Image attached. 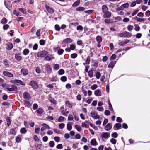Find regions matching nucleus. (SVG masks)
<instances>
[{
    "mask_svg": "<svg viewBox=\"0 0 150 150\" xmlns=\"http://www.w3.org/2000/svg\"><path fill=\"white\" fill-rule=\"evenodd\" d=\"M88 75L90 78H92L93 75V73L92 70H89L88 73Z\"/></svg>",
    "mask_w": 150,
    "mask_h": 150,
    "instance_id": "35",
    "label": "nucleus"
},
{
    "mask_svg": "<svg viewBox=\"0 0 150 150\" xmlns=\"http://www.w3.org/2000/svg\"><path fill=\"white\" fill-rule=\"evenodd\" d=\"M53 68L55 70H58L59 68V65L57 64L54 65Z\"/></svg>",
    "mask_w": 150,
    "mask_h": 150,
    "instance_id": "41",
    "label": "nucleus"
},
{
    "mask_svg": "<svg viewBox=\"0 0 150 150\" xmlns=\"http://www.w3.org/2000/svg\"><path fill=\"white\" fill-rule=\"evenodd\" d=\"M67 109H64V107H62L60 108V110L61 111V113L62 115L65 116H67V114L69 113V111H66Z\"/></svg>",
    "mask_w": 150,
    "mask_h": 150,
    "instance_id": "6",
    "label": "nucleus"
},
{
    "mask_svg": "<svg viewBox=\"0 0 150 150\" xmlns=\"http://www.w3.org/2000/svg\"><path fill=\"white\" fill-rule=\"evenodd\" d=\"M129 4L128 3H126L122 4L120 7V8H122V7L126 8H127L129 7Z\"/></svg>",
    "mask_w": 150,
    "mask_h": 150,
    "instance_id": "42",
    "label": "nucleus"
},
{
    "mask_svg": "<svg viewBox=\"0 0 150 150\" xmlns=\"http://www.w3.org/2000/svg\"><path fill=\"white\" fill-rule=\"evenodd\" d=\"M64 73V71L63 69H61L58 71V74L60 75H62Z\"/></svg>",
    "mask_w": 150,
    "mask_h": 150,
    "instance_id": "49",
    "label": "nucleus"
},
{
    "mask_svg": "<svg viewBox=\"0 0 150 150\" xmlns=\"http://www.w3.org/2000/svg\"><path fill=\"white\" fill-rule=\"evenodd\" d=\"M74 119V118L71 114H69L68 118V121H71Z\"/></svg>",
    "mask_w": 150,
    "mask_h": 150,
    "instance_id": "50",
    "label": "nucleus"
},
{
    "mask_svg": "<svg viewBox=\"0 0 150 150\" xmlns=\"http://www.w3.org/2000/svg\"><path fill=\"white\" fill-rule=\"evenodd\" d=\"M55 50H57L58 54L59 55H61L63 53L64 50L62 49H60L59 47H57L54 49Z\"/></svg>",
    "mask_w": 150,
    "mask_h": 150,
    "instance_id": "21",
    "label": "nucleus"
},
{
    "mask_svg": "<svg viewBox=\"0 0 150 150\" xmlns=\"http://www.w3.org/2000/svg\"><path fill=\"white\" fill-rule=\"evenodd\" d=\"M85 10L84 7H79L76 8V11H83Z\"/></svg>",
    "mask_w": 150,
    "mask_h": 150,
    "instance_id": "40",
    "label": "nucleus"
},
{
    "mask_svg": "<svg viewBox=\"0 0 150 150\" xmlns=\"http://www.w3.org/2000/svg\"><path fill=\"white\" fill-rule=\"evenodd\" d=\"M37 112L38 114H41L43 112V110L41 108H40L37 110Z\"/></svg>",
    "mask_w": 150,
    "mask_h": 150,
    "instance_id": "39",
    "label": "nucleus"
},
{
    "mask_svg": "<svg viewBox=\"0 0 150 150\" xmlns=\"http://www.w3.org/2000/svg\"><path fill=\"white\" fill-rule=\"evenodd\" d=\"M112 128V125L110 123H108L105 126V129L107 131L111 129Z\"/></svg>",
    "mask_w": 150,
    "mask_h": 150,
    "instance_id": "18",
    "label": "nucleus"
},
{
    "mask_svg": "<svg viewBox=\"0 0 150 150\" xmlns=\"http://www.w3.org/2000/svg\"><path fill=\"white\" fill-rule=\"evenodd\" d=\"M64 126L65 125L63 123L60 124L59 125V127L60 129L63 128Z\"/></svg>",
    "mask_w": 150,
    "mask_h": 150,
    "instance_id": "63",
    "label": "nucleus"
},
{
    "mask_svg": "<svg viewBox=\"0 0 150 150\" xmlns=\"http://www.w3.org/2000/svg\"><path fill=\"white\" fill-rule=\"evenodd\" d=\"M88 121L86 120L85 122L82 123L81 126L83 127H86V125L88 122Z\"/></svg>",
    "mask_w": 150,
    "mask_h": 150,
    "instance_id": "55",
    "label": "nucleus"
},
{
    "mask_svg": "<svg viewBox=\"0 0 150 150\" xmlns=\"http://www.w3.org/2000/svg\"><path fill=\"white\" fill-rule=\"evenodd\" d=\"M6 49L8 50H11L13 47V44L10 42L6 44Z\"/></svg>",
    "mask_w": 150,
    "mask_h": 150,
    "instance_id": "15",
    "label": "nucleus"
},
{
    "mask_svg": "<svg viewBox=\"0 0 150 150\" xmlns=\"http://www.w3.org/2000/svg\"><path fill=\"white\" fill-rule=\"evenodd\" d=\"M111 136L113 138H116L118 136V134L116 132H114L112 134Z\"/></svg>",
    "mask_w": 150,
    "mask_h": 150,
    "instance_id": "52",
    "label": "nucleus"
},
{
    "mask_svg": "<svg viewBox=\"0 0 150 150\" xmlns=\"http://www.w3.org/2000/svg\"><path fill=\"white\" fill-rule=\"evenodd\" d=\"M21 74H23V75L26 76L28 74V71L26 69L23 68L21 70Z\"/></svg>",
    "mask_w": 150,
    "mask_h": 150,
    "instance_id": "12",
    "label": "nucleus"
},
{
    "mask_svg": "<svg viewBox=\"0 0 150 150\" xmlns=\"http://www.w3.org/2000/svg\"><path fill=\"white\" fill-rule=\"evenodd\" d=\"M135 26V30L137 31H139L140 28V27L138 25L135 24L134 25Z\"/></svg>",
    "mask_w": 150,
    "mask_h": 150,
    "instance_id": "46",
    "label": "nucleus"
},
{
    "mask_svg": "<svg viewBox=\"0 0 150 150\" xmlns=\"http://www.w3.org/2000/svg\"><path fill=\"white\" fill-rule=\"evenodd\" d=\"M66 105L68 107L71 108L72 107V105L71 104L69 103L68 101H66L65 103Z\"/></svg>",
    "mask_w": 150,
    "mask_h": 150,
    "instance_id": "54",
    "label": "nucleus"
},
{
    "mask_svg": "<svg viewBox=\"0 0 150 150\" xmlns=\"http://www.w3.org/2000/svg\"><path fill=\"white\" fill-rule=\"evenodd\" d=\"M80 3V0H77L75 1L72 5V6L76 7Z\"/></svg>",
    "mask_w": 150,
    "mask_h": 150,
    "instance_id": "34",
    "label": "nucleus"
},
{
    "mask_svg": "<svg viewBox=\"0 0 150 150\" xmlns=\"http://www.w3.org/2000/svg\"><path fill=\"white\" fill-rule=\"evenodd\" d=\"M91 144L94 146H96L98 143L95 139H92L90 141Z\"/></svg>",
    "mask_w": 150,
    "mask_h": 150,
    "instance_id": "20",
    "label": "nucleus"
},
{
    "mask_svg": "<svg viewBox=\"0 0 150 150\" xmlns=\"http://www.w3.org/2000/svg\"><path fill=\"white\" fill-rule=\"evenodd\" d=\"M48 53L47 51H43L39 52L37 54V56L38 57H45Z\"/></svg>",
    "mask_w": 150,
    "mask_h": 150,
    "instance_id": "4",
    "label": "nucleus"
},
{
    "mask_svg": "<svg viewBox=\"0 0 150 150\" xmlns=\"http://www.w3.org/2000/svg\"><path fill=\"white\" fill-rule=\"evenodd\" d=\"M91 60V58L89 56H88L86 61L85 63H83L84 65L85 64H89Z\"/></svg>",
    "mask_w": 150,
    "mask_h": 150,
    "instance_id": "32",
    "label": "nucleus"
},
{
    "mask_svg": "<svg viewBox=\"0 0 150 150\" xmlns=\"http://www.w3.org/2000/svg\"><path fill=\"white\" fill-rule=\"evenodd\" d=\"M67 77L65 76H62L61 78V80L63 82H65L67 80Z\"/></svg>",
    "mask_w": 150,
    "mask_h": 150,
    "instance_id": "59",
    "label": "nucleus"
},
{
    "mask_svg": "<svg viewBox=\"0 0 150 150\" xmlns=\"http://www.w3.org/2000/svg\"><path fill=\"white\" fill-rule=\"evenodd\" d=\"M90 116L96 119H99L100 117L99 115L95 111L91 112L90 113Z\"/></svg>",
    "mask_w": 150,
    "mask_h": 150,
    "instance_id": "5",
    "label": "nucleus"
},
{
    "mask_svg": "<svg viewBox=\"0 0 150 150\" xmlns=\"http://www.w3.org/2000/svg\"><path fill=\"white\" fill-rule=\"evenodd\" d=\"M132 36V34L127 31L123 32L122 33H120L118 34V36L121 37H130Z\"/></svg>",
    "mask_w": 150,
    "mask_h": 150,
    "instance_id": "1",
    "label": "nucleus"
},
{
    "mask_svg": "<svg viewBox=\"0 0 150 150\" xmlns=\"http://www.w3.org/2000/svg\"><path fill=\"white\" fill-rule=\"evenodd\" d=\"M133 19L138 22H144L145 21V18H140L137 16L133 18Z\"/></svg>",
    "mask_w": 150,
    "mask_h": 150,
    "instance_id": "17",
    "label": "nucleus"
},
{
    "mask_svg": "<svg viewBox=\"0 0 150 150\" xmlns=\"http://www.w3.org/2000/svg\"><path fill=\"white\" fill-rule=\"evenodd\" d=\"M104 21L105 23L107 24L110 23L112 22L111 20L110 19H105Z\"/></svg>",
    "mask_w": 150,
    "mask_h": 150,
    "instance_id": "53",
    "label": "nucleus"
},
{
    "mask_svg": "<svg viewBox=\"0 0 150 150\" xmlns=\"http://www.w3.org/2000/svg\"><path fill=\"white\" fill-rule=\"evenodd\" d=\"M6 120L7 121V125L8 126H9L11 122V120L10 119L9 117H7L6 118Z\"/></svg>",
    "mask_w": 150,
    "mask_h": 150,
    "instance_id": "38",
    "label": "nucleus"
},
{
    "mask_svg": "<svg viewBox=\"0 0 150 150\" xmlns=\"http://www.w3.org/2000/svg\"><path fill=\"white\" fill-rule=\"evenodd\" d=\"M133 26L132 25H129L127 27V29L129 31H130L133 29Z\"/></svg>",
    "mask_w": 150,
    "mask_h": 150,
    "instance_id": "56",
    "label": "nucleus"
},
{
    "mask_svg": "<svg viewBox=\"0 0 150 150\" xmlns=\"http://www.w3.org/2000/svg\"><path fill=\"white\" fill-rule=\"evenodd\" d=\"M64 117L60 116L57 120V121L59 122H62L64 121Z\"/></svg>",
    "mask_w": 150,
    "mask_h": 150,
    "instance_id": "36",
    "label": "nucleus"
},
{
    "mask_svg": "<svg viewBox=\"0 0 150 150\" xmlns=\"http://www.w3.org/2000/svg\"><path fill=\"white\" fill-rule=\"evenodd\" d=\"M20 132L22 134H25L27 132V130L25 128H22L20 129Z\"/></svg>",
    "mask_w": 150,
    "mask_h": 150,
    "instance_id": "33",
    "label": "nucleus"
},
{
    "mask_svg": "<svg viewBox=\"0 0 150 150\" xmlns=\"http://www.w3.org/2000/svg\"><path fill=\"white\" fill-rule=\"evenodd\" d=\"M129 42V40L126 39L124 41H122L119 43L118 45L121 46H124L125 44L128 43Z\"/></svg>",
    "mask_w": 150,
    "mask_h": 150,
    "instance_id": "10",
    "label": "nucleus"
},
{
    "mask_svg": "<svg viewBox=\"0 0 150 150\" xmlns=\"http://www.w3.org/2000/svg\"><path fill=\"white\" fill-rule=\"evenodd\" d=\"M29 85L31 86L32 88L34 89H37L38 87V86L37 82L34 81H31L29 83Z\"/></svg>",
    "mask_w": 150,
    "mask_h": 150,
    "instance_id": "3",
    "label": "nucleus"
},
{
    "mask_svg": "<svg viewBox=\"0 0 150 150\" xmlns=\"http://www.w3.org/2000/svg\"><path fill=\"white\" fill-rule=\"evenodd\" d=\"M18 10L21 12H22L23 14H26V11L25 9L22 8H19Z\"/></svg>",
    "mask_w": 150,
    "mask_h": 150,
    "instance_id": "45",
    "label": "nucleus"
},
{
    "mask_svg": "<svg viewBox=\"0 0 150 150\" xmlns=\"http://www.w3.org/2000/svg\"><path fill=\"white\" fill-rule=\"evenodd\" d=\"M121 126V124L117 123L114 125L113 129L114 130L119 129H120Z\"/></svg>",
    "mask_w": 150,
    "mask_h": 150,
    "instance_id": "22",
    "label": "nucleus"
},
{
    "mask_svg": "<svg viewBox=\"0 0 150 150\" xmlns=\"http://www.w3.org/2000/svg\"><path fill=\"white\" fill-rule=\"evenodd\" d=\"M75 128L78 131L80 132L81 131V128L80 126L77 125H75Z\"/></svg>",
    "mask_w": 150,
    "mask_h": 150,
    "instance_id": "37",
    "label": "nucleus"
},
{
    "mask_svg": "<svg viewBox=\"0 0 150 150\" xmlns=\"http://www.w3.org/2000/svg\"><path fill=\"white\" fill-rule=\"evenodd\" d=\"M96 40L98 43H100L102 41V38L100 36H98L96 37Z\"/></svg>",
    "mask_w": 150,
    "mask_h": 150,
    "instance_id": "31",
    "label": "nucleus"
},
{
    "mask_svg": "<svg viewBox=\"0 0 150 150\" xmlns=\"http://www.w3.org/2000/svg\"><path fill=\"white\" fill-rule=\"evenodd\" d=\"M33 138L34 140L35 141L38 142L39 141V139L38 137L36 135H34L33 136Z\"/></svg>",
    "mask_w": 150,
    "mask_h": 150,
    "instance_id": "57",
    "label": "nucleus"
},
{
    "mask_svg": "<svg viewBox=\"0 0 150 150\" xmlns=\"http://www.w3.org/2000/svg\"><path fill=\"white\" fill-rule=\"evenodd\" d=\"M56 148L58 149H62L63 148V145L62 144H59L57 146Z\"/></svg>",
    "mask_w": 150,
    "mask_h": 150,
    "instance_id": "62",
    "label": "nucleus"
},
{
    "mask_svg": "<svg viewBox=\"0 0 150 150\" xmlns=\"http://www.w3.org/2000/svg\"><path fill=\"white\" fill-rule=\"evenodd\" d=\"M7 87H8L6 88V89L9 91H16L17 90V87L14 85H8L7 86Z\"/></svg>",
    "mask_w": 150,
    "mask_h": 150,
    "instance_id": "2",
    "label": "nucleus"
},
{
    "mask_svg": "<svg viewBox=\"0 0 150 150\" xmlns=\"http://www.w3.org/2000/svg\"><path fill=\"white\" fill-rule=\"evenodd\" d=\"M15 57L16 59L18 61H20L22 58V57L19 53L16 54H15Z\"/></svg>",
    "mask_w": 150,
    "mask_h": 150,
    "instance_id": "29",
    "label": "nucleus"
},
{
    "mask_svg": "<svg viewBox=\"0 0 150 150\" xmlns=\"http://www.w3.org/2000/svg\"><path fill=\"white\" fill-rule=\"evenodd\" d=\"M1 22L3 24H4L7 23V20L6 18H4L1 20Z\"/></svg>",
    "mask_w": 150,
    "mask_h": 150,
    "instance_id": "47",
    "label": "nucleus"
},
{
    "mask_svg": "<svg viewBox=\"0 0 150 150\" xmlns=\"http://www.w3.org/2000/svg\"><path fill=\"white\" fill-rule=\"evenodd\" d=\"M103 13V17L105 18H109L111 17V13L108 11Z\"/></svg>",
    "mask_w": 150,
    "mask_h": 150,
    "instance_id": "8",
    "label": "nucleus"
},
{
    "mask_svg": "<svg viewBox=\"0 0 150 150\" xmlns=\"http://www.w3.org/2000/svg\"><path fill=\"white\" fill-rule=\"evenodd\" d=\"M102 10L103 13L107 12L108 11V9L106 6L105 5H103L102 6Z\"/></svg>",
    "mask_w": 150,
    "mask_h": 150,
    "instance_id": "30",
    "label": "nucleus"
},
{
    "mask_svg": "<svg viewBox=\"0 0 150 150\" xmlns=\"http://www.w3.org/2000/svg\"><path fill=\"white\" fill-rule=\"evenodd\" d=\"M21 135H19L17 136L15 139L16 142L17 143H20L21 141Z\"/></svg>",
    "mask_w": 150,
    "mask_h": 150,
    "instance_id": "24",
    "label": "nucleus"
},
{
    "mask_svg": "<svg viewBox=\"0 0 150 150\" xmlns=\"http://www.w3.org/2000/svg\"><path fill=\"white\" fill-rule=\"evenodd\" d=\"M36 72L38 74H40L41 72V70L39 67H37L36 68Z\"/></svg>",
    "mask_w": 150,
    "mask_h": 150,
    "instance_id": "61",
    "label": "nucleus"
},
{
    "mask_svg": "<svg viewBox=\"0 0 150 150\" xmlns=\"http://www.w3.org/2000/svg\"><path fill=\"white\" fill-rule=\"evenodd\" d=\"M110 142L113 144H115L116 143V140L114 138H112L110 140Z\"/></svg>",
    "mask_w": 150,
    "mask_h": 150,
    "instance_id": "60",
    "label": "nucleus"
},
{
    "mask_svg": "<svg viewBox=\"0 0 150 150\" xmlns=\"http://www.w3.org/2000/svg\"><path fill=\"white\" fill-rule=\"evenodd\" d=\"M116 63V61H115L111 62L108 65V68H112L114 67Z\"/></svg>",
    "mask_w": 150,
    "mask_h": 150,
    "instance_id": "23",
    "label": "nucleus"
},
{
    "mask_svg": "<svg viewBox=\"0 0 150 150\" xmlns=\"http://www.w3.org/2000/svg\"><path fill=\"white\" fill-rule=\"evenodd\" d=\"M72 42L71 39L70 38H67L64 40L62 43H71Z\"/></svg>",
    "mask_w": 150,
    "mask_h": 150,
    "instance_id": "28",
    "label": "nucleus"
},
{
    "mask_svg": "<svg viewBox=\"0 0 150 150\" xmlns=\"http://www.w3.org/2000/svg\"><path fill=\"white\" fill-rule=\"evenodd\" d=\"M146 16L147 17L150 16V11L149 10H147L145 13Z\"/></svg>",
    "mask_w": 150,
    "mask_h": 150,
    "instance_id": "64",
    "label": "nucleus"
},
{
    "mask_svg": "<svg viewBox=\"0 0 150 150\" xmlns=\"http://www.w3.org/2000/svg\"><path fill=\"white\" fill-rule=\"evenodd\" d=\"M97 87L98 86L96 84H94L91 86V88L93 90H94L96 89Z\"/></svg>",
    "mask_w": 150,
    "mask_h": 150,
    "instance_id": "51",
    "label": "nucleus"
},
{
    "mask_svg": "<svg viewBox=\"0 0 150 150\" xmlns=\"http://www.w3.org/2000/svg\"><path fill=\"white\" fill-rule=\"evenodd\" d=\"M15 83L17 85L20 84L23 86L25 85V84L23 82L19 80H15Z\"/></svg>",
    "mask_w": 150,
    "mask_h": 150,
    "instance_id": "26",
    "label": "nucleus"
},
{
    "mask_svg": "<svg viewBox=\"0 0 150 150\" xmlns=\"http://www.w3.org/2000/svg\"><path fill=\"white\" fill-rule=\"evenodd\" d=\"M49 145L50 147H53L54 146V143L53 141H51L49 143Z\"/></svg>",
    "mask_w": 150,
    "mask_h": 150,
    "instance_id": "44",
    "label": "nucleus"
},
{
    "mask_svg": "<svg viewBox=\"0 0 150 150\" xmlns=\"http://www.w3.org/2000/svg\"><path fill=\"white\" fill-rule=\"evenodd\" d=\"M46 70L47 73H50L52 71V68L48 64H46L45 65Z\"/></svg>",
    "mask_w": 150,
    "mask_h": 150,
    "instance_id": "14",
    "label": "nucleus"
},
{
    "mask_svg": "<svg viewBox=\"0 0 150 150\" xmlns=\"http://www.w3.org/2000/svg\"><path fill=\"white\" fill-rule=\"evenodd\" d=\"M101 136L103 138L107 139L110 137V134L109 133L103 132L101 134Z\"/></svg>",
    "mask_w": 150,
    "mask_h": 150,
    "instance_id": "11",
    "label": "nucleus"
},
{
    "mask_svg": "<svg viewBox=\"0 0 150 150\" xmlns=\"http://www.w3.org/2000/svg\"><path fill=\"white\" fill-rule=\"evenodd\" d=\"M41 125L43 126V127H42L41 128V131H43L46 129H50V127L46 124H43Z\"/></svg>",
    "mask_w": 150,
    "mask_h": 150,
    "instance_id": "13",
    "label": "nucleus"
},
{
    "mask_svg": "<svg viewBox=\"0 0 150 150\" xmlns=\"http://www.w3.org/2000/svg\"><path fill=\"white\" fill-rule=\"evenodd\" d=\"M3 74L5 76L8 77H12L13 76V75L10 72L4 71L3 73Z\"/></svg>",
    "mask_w": 150,
    "mask_h": 150,
    "instance_id": "7",
    "label": "nucleus"
},
{
    "mask_svg": "<svg viewBox=\"0 0 150 150\" xmlns=\"http://www.w3.org/2000/svg\"><path fill=\"white\" fill-rule=\"evenodd\" d=\"M95 95L97 96H101V91L99 89H97L94 91Z\"/></svg>",
    "mask_w": 150,
    "mask_h": 150,
    "instance_id": "27",
    "label": "nucleus"
},
{
    "mask_svg": "<svg viewBox=\"0 0 150 150\" xmlns=\"http://www.w3.org/2000/svg\"><path fill=\"white\" fill-rule=\"evenodd\" d=\"M72 123L71 122H69L67 124V128L69 131L71 130L72 129Z\"/></svg>",
    "mask_w": 150,
    "mask_h": 150,
    "instance_id": "25",
    "label": "nucleus"
},
{
    "mask_svg": "<svg viewBox=\"0 0 150 150\" xmlns=\"http://www.w3.org/2000/svg\"><path fill=\"white\" fill-rule=\"evenodd\" d=\"M23 96L25 99H29L31 98V96L29 93L27 92H25L23 94Z\"/></svg>",
    "mask_w": 150,
    "mask_h": 150,
    "instance_id": "9",
    "label": "nucleus"
},
{
    "mask_svg": "<svg viewBox=\"0 0 150 150\" xmlns=\"http://www.w3.org/2000/svg\"><path fill=\"white\" fill-rule=\"evenodd\" d=\"M54 57L52 55L48 54L45 57L44 59L46 61H50Z\"/></svg>",
    "mask_w": 150,
    "mask_h": 150,
    "instance_id": "19",
    "label": "nucleus"
},
{
    "mask_svg": "<svg viewBox=\"0 0 150 150\" xmlns=\"http://www.w3.org/2000/svg\"><path fill=\"white\" fill-rule=\"evenodd\" d=\"M24 104L27 106H30V103L27 101L24 100Z\"/></svg>",
    "mask_w": 150,
    "mask_h": 150,
    "instance_id": "48",
    "label": "nucleus"
},
{
    "mask_svg": "<svg viewBox=\"0 0 150 150\" xmlns=\"http://www.w3.org/2000/svg\"><path fill=\"white\" fill-rule=\"evenodd\" d=\"M45 8L47 10V11L50 13H52L54 12L53 9L51 8H50L46 4L45 5Z\"/></svg>",
    "mask_w": 150,
    "mask_h": 150,
    "instance_id": "16",
    "label": "nucleus"
},
{
    "mask_svg": "<svg viewBox=\"0 0 150 150\" xmlns=\"http://www.w3.org/2000/svg\"><path fill=\"white\" fill-rule=\"evenodd\" d=\"M55 28L56 30L57 31H59L60 29V28L59 26L58 25H55Z\"/></svg>",
    "mask_w": 150,
    "mask_h": 150,
    "instance_id": "58",
    "label": "nucleus"
},
{
    "mask_svg": "<svg viewBox=\"0 0 150 150\" xmlns=\"http://www.w3.org/2000/svg\"><path fill=\"white\" fill-rule=\"evenodd\" d=\"M29 53V50L28 49H25L23 51V54L24 55H26Z\"/></svg>",
    "mask_w": 150,
    "mask_h": 150,
    "instance_id": "43",
    "label": "nucleus"
}]
</instances>
